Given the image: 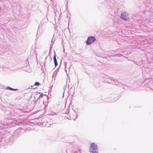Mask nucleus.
Here are the masks:
<instances>
[{
	"mask_svg": "<svg viewBox=\"0 0 153 153\" xmlns=\"http://www.w3.org/2000/svg\"><path fill=\"white\" fill-rule=\"evenodd\" d=\"M89 152L91 153H98V146L97 144L94 143L91 144Z\"/></svg>",
	"mask_w": 153,
	"mask_h": 153,
	"instance_id": "1",
	"label": "nucleus"
},
{
	"mask_svg": "<svg viewBox=\"0 0 153 153\" xmlns=\"http://www.w3.org/2000/svg\"><path fill=\"white\" fill-rule=\"evenodd\" d=\"M96 40L95 38L93 36L88 37L86 41V43L87 45H89Z\"/></svg>",
	"mask_w": 153,
	"mask_h": 153,
	"instance_id": "2",
	"label": "nucleus"
},
{
	"mask_svg": "<svg viewBox=\"0 0 153 153\" xmlns=\"http://www.w3.org/2000/svg\"><path fill=\"white\" fill-rule=\"evenodd\" d=\"M128 14L126 12H124L121 15L120 18L124 21H128L129 18L127 17Z\"/></svg>",
	"mask_w": 153,
	"mask_h": 153,
	"instance_id": "3",
	"label": "nucleus"
},
{
	"mask_svg": "<svg viewBox=\"0 0 153 153\" xmlns=\"http://www.w3.org/2000/svg\"><path fill=\"white\" fill-rule=\"evenodd\" d=\"M53 61L54 62V63L55 64V66H56L57 65L58 63H57V60L56 59V55L55 54L54 55V56H53Z\"/></svg>",
	"mask_w": 153,
	"mask_h": 153,
	"instance_id": "4",
	"label": "nucleus"
},
{
	"mask_svg": "<svg viewBox=\"0 0 153 153\" xmlns=\"http://www.w3.org/2000/svg\"><path fill=\"white\" fill-rule=\"evenodd\" d=\"M57 72L56 71H54L53 73V75L52 76V78L53 79V80H54L55 79L56 76V74H57Z\"/></svg>",
	"mask_w": 153,
	"mask_h": 153,
	"instance_id": "5",
	"label": "nucleus"
},
{
	"mask_svg": "<svg viewBox=\"0 0 153 153\" xmlns=\"http://www.w3.org/2000/svg\"><path fill=\"white\" fill-rule=\"evenodd\" d=\"M117 82L116 80L113 79H110V81L108 82L109 83H111L113 84H115Z\"/></svg>",
	"mask_w": 153,
	"mask_h": 153,
	"instance_id": "6",
	"label": "nucleus"
},
{
	"mask_svg": "<svg viewBox=\"0 0 153 153\" xmlns=\"http://www.w3.org/2000/svg\"><path fill=\"white\" fill-rule=\"evenodd\" d=\"M7 89H9L10 90L17 91V90H18L17 89L13 88H12L11 87H9V86H7Z\"/></svg>",
	"mask_w": 153,
	"mask_h": 153,
	"instance_id": "7",
	"label": "nucleus"
},
{
	"mask_svg": "<svg viewBox=\"0 0 153 153\" xmlns=\"http://www.w3.org/2000/svg\"><path fill=\"white\" fill-rule=\"evenodd\" d=\"M66 85H65L64 86V88H63V97L64 96V93L65 92V89L66 88Z\"/></svg>",
	"mask_w": 153,
	"mask_h": 153,
	"instance_id": "8",
	"label": "nucleus"
},
{
	"mask_svg": "<svg viewBox=\"0 0 153 153\" xmlns=\"http://www.w3.org/2000/svg\"><path fill=\"white\" fill-rule=\"evenodd\" d=\"M40 84V83L38 82H36L34 84V85L36 86H38Z\"/></svg>",
	"mask_w": 153,
	"mask_h": 153,
	"instance_id": "9",
	"label": "nucleus"
},
{
	"mask_svg": "<svg viewBox=\"0 0 153 153\" xmlns=\"http://www.w3.org/2000/svg\"><path fill=\"white\" fill-rule=\"evenodd\" d=\"M53 45V44L51 43L50 46V51H51V47Z\"/></svg>",
	"mask_w": 153,
	"mask_h": 153,
	"instance_id": "10",
	"label": "nucleus"
},
{
	"mask_svg": "<svg viewBox=\"0 0 153 153\" xmlns=\"http://www.w3.org/2000/svg\"><path fill=\"white\" fill-rule=\"evenodd\" d=\"M126 85H124L123 86V88H124V89H126Z\"/></svg>",
	"mask_w": 153,
	"mask_h": 153,
	"instance_id": "11",
	"label": "nucleus"
},
{
	"mask_svg": "<svg viewBox=\"0 0 153 153\" xmlns=\"http://www.w3.org/2000/svg\"><path fill=\"white\" fill-rule=\"evenodd\" d=\"M54 40H53V39H52V40H51V42H54Z\"/></svg>",
	"mask_w": 153,
	"mask_h": 153,
	"instance_id": "12",
	"label": "nucleus"
},
{
	"mask_svg": "<svg viewBox=\"0 0 153 153\" xmlns=\"http://www.w3.org/2000/svg\"><path fill=\"white\" fill-rule=\"evenodd\" d=\"M47 58V57H46L45 58V59H46Z\"/></svg>",
	"mask_w": 153,
	"mask_h": 153,
	"instance_id": "13",
	"label": "nucleus"
},
{
	"mask_svg": "<svg viewBox=\"0 0 153 153\" xmlns=\"http://www.w3.org/2000/svg\"><path fill=\"white\" fill-rule=\"evenodd\" d=\"M76 153V152H74V153Z\"/></svg>",
	"mask_w": 153,
	"mask_h": 153,
	"instance_id": "14",
	"label": "nucleus"
}]
</instances>
